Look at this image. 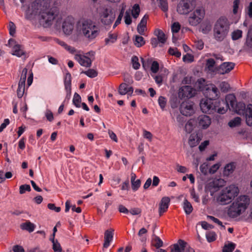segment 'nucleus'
<instances>
[{
	"label": "nucleus",
	"mask_w": 252,
	"mask_h": 252,
	"mask_svg": "<svg viewBox=\"0 0 252 252\" xmlns=\"http://www.w3.org/2000/svg\"><path fill=\"white\" fill-rule=\"evenodd\" d=\"M25 0H20L22 3ZM51 0H35L31 4L32 13L39 12L42 19L45 22L46 26L51 24V22L55 19V13L52 9H49Z\"/></svg>",
	"instance_id": "obj_1"
},
{
	"label": "nucleus",
	"mask_w": 252,
	"mask_h": 252,
	"mask_svg": "<svg viewBox=\"0 0 252 252\" xmlns=\"http://www.w3.org/2000/svg\"><path fill=\"white\" fill-rule=\"evenodd\" d=\"M77 30L89 41L94 39L99 34L100 29L96 23L90 19H83L77 24Z\"/></svg>",
	"instance_id": "obj_2"
},
{
	"label": "nucleus",
	"mask_w": 252,
	"mask_h": 252,
	"mask_svg": "<svg viewBox=\"0 0 252 252\" xmlns=\"http://www.w3.org/2000/svg\"><path fill=\"white\" fill-rule=\"evenodd\" d=\"M250 202L248 196L241 195L232 204L229 208L228 214L232 218H235L240 215L247 208Z\"/></svg>",
	"instance_id": "obj_3"
},
{
	"label": "nucleus",
	"mask_w": 252,
	"mask_h": 252,
	"mask_svg": "<svg viewBox=\"0 0 252 252\" xmlns=\"http://www.w3.org/2000/svg\"><path fill=\"white\" fill-rule=\"evenodd\" d=\"M229 29L228 20L221 17L216 23L214 28V36L218 41H222L227 36Z\"/></svg>",
	"instance_id": "obj_4"
},
{
	"label": "nucleus",
	"mask_w": 252,
	"mask_h": 252,
	"mask_svg": "<svg viewBox=\"0 0 252 252\" xmlns=\"http://www.w3.org/2000/svg\"><path fill=\"white\" fill-rule=\"evenodd\" d=\"M239 192L238 188L235 185H230L223 189L218 197L217 201L221 205H225L231 202Z\"/></svg>",
	"instance_id": "obj_5"
},
{
	"label": "nucleus",
	"mask_w": 252,
	"mask_h": 252,
	"mask_svg": "<svg viewBox=\"0 0 252 252\" xmlns=\"http://www.w3.org/2000/svg\"><path fill=\"white\" fill-rule=\"evenodd\" d=\"M98 13L101 22L105 25H111L116 17L114 10L110 6L100 7Z\"/></svg>",
	"instance_id": "obj_6"
},
{
	"label": "nucleus",
	"mask_w": 252,
	"mask_h": 252,
	"mask_svg": "<svg viewBox=\"0 0 252 252\" xmlns=\"http://www.w3.org/2000/svg\"><path fill=\"white\" fill-rule=\"evenodd\" d=\"M95 52L91 51L84 55L77 54L74 56V59L78 63L83 66L86 67H91L93 61L94 60Z\"/></svg>",
	"instance_id": "obj_7"
},
{
	"label": "nucleus",
	"mask_w": 252,
	"mask_h": 252,
	"mask_svg": "<svg viewBox=\"0 0 252 252\" xmlns=\"http://www.w3.org/2000/svg\"><path fill=\"white\" fill-rule=\"evenodd\" d=\"M201 111L204 113L213 114L219 107V103L210 99H202L200 102Z\"/></svg>",
	"instance_id": "obj_8"
},
{
	"label": "nucleus",
	"mask_w": 252,
	"mask_h": 252,
	"mask_svg": "<svg viewBox=\"0 0 252 252\" xmlns=\"http://www.w3.org/2000/svg\"><path fill=\"white\" fill-rule=\"evenodd\" d=\"M205 15V10L202 8H197L191 12L188 18L189 24L192 26H196L199 24Z\"/></svg>",
	"instance_id": "obj_9"
},
{
	"label": "nucleus",
	"mask_w": 252,
	"mask_h": 252,
	"mask_svg": "<svg viewBox=\"0 0 252 252\" xmlns=\"http://www.w3.org/2000/svg\"><path fill=\"white\" fill-rule=\"evenodd\" d=\"M195 6L194 0H181L177 5V11L180 14H187Z\"/></svg>",
	"instance_id": "obj_10"
},
{
	"label": "nucleus",
	"mask_w": 252,
	"mask_h": 252,
	"mask_svg": "<svg viewBox=\"0 0 252 252\" xmlns=\"http://www.w3.org/2000/svg\"><path fill=\"white\" fill-rule=\"evenodd\" d=\"M6 45L12 48V55L16 56L18 57L25 56L24 58L26 59L27 58L25 56V52L23 47L18 44H16L14 39L12 38L9 39L8 44Z\"/></svg>",
	"instance_id": "obj_11"
},
{
	"label": "nucleus",
	"mask_w": 252,
	"mask_h": 252,
	"mask_svg": "<svg viewBox=\"0 0 252 252\" xmlns=\"http://www.w3.org/2000/svg\"><path fill=\"white\" fill-rule=\"evenodd\" d=\"M196 90L189 86H184L181 87L179 90V97L182 99L185 98H189L195 95Z\"/></svg>",
	"instance_id": "obj_12"
},
{
	"label": "nucleus",
	"mask_w": 252,
	"mask_h": 252,
	"mask_svg": "<svg viewBox=\"0 0 252 252\" xmlns=\"http://www.w3.org/2000/svg\"><path fill=\"white\" fill-rule=\"evenodd\" d=\"M180 111L182 114L186 116L192 115L194 112L193 103L191 101H183L180 107Z\"/></svg>",
	"instance_id": "obj_13"
},
{
	"label": "nucleus",
	"mask_w": 252,
	"mask_h": 252,
	"mask_svg": "<svg viewBox=\"0 0 252 252\" xmlns=\"http://www.w3.org/2000/svg\"><path fill=\"white\" fill-rule=\"evenodd\" d=\"M204 94L208 98L207 99L213 100L219 96L220 92L215 85L210 84L206 88Z\"/></svg>",
	"instance_id": "obj_14"
},
{
	"label": "nucleus",
	"mask_w": 252,
	"mask_h": 252,
	"mask_svg": "<svg viewBox=\"0 0 252 252\" xmlns=\"http://www.w3.org/2000/svg\"><path fill=\"white\" fill-rule=\"evenodd\" d=\"M211 119L207 115H201L197 119L196 125L199 128L206 129L211 124Z\"/></svg>",
	"instance_id": "obj_15"
},
{
	"label": "nucleus",
	"mask_w": 252,
	"mask_h": 252,
	"mask_svg": "<svg viewBox=\"0 0 252 252\" xmlns=\"http://www.w3.org/2000/svg\"><path fill=\"white\" fill-rule=\"evenodd\" d=\"M74 20L72 17L68 16L63 21V30L65 34H70L74 29Z\"/></svg>",
	"instance_id": "obj_16"
},
{
	"label": "nucleus",
	"mask_w": 252,
	"mask_h": 252,
	"mask_svg": "<svg viewBox=\"0 0 252 252\" xmlns=\"http://www.w3.org/2000/svg\"><path fill=\"white\" fill-rule=\"evenodd\" d=\"M235 66V63L232 62H224L221 64L217 69V73L219 74H224L229 73Z\"/></svg>",
	"instance_id": "obj_17"
},
{
	"label": "nucleus",
	"mask_w": 252,
	"mask_h": 252,
	"mask_svg": "<svg viewBox=\"0 0 252 252\" xmlns=\"http://www.w3.org/2000/svg\"><path fill=\"white\" fill-rule=\"evenodd\" d=\"M170 199L168 197H163L162 198L159 206V214L161 216L163 213L165 212L168 208Z\"/></svg>",
	"instance_id": "obj_18"
},
{
	"label": "nucleus",
	"mask_w": 252,
	"mask_h": 252,
	"mask_svg": "<svg viewBox=\"0 0 252 252\" xmlns=\"http://www.w3.org/2000/svg\"><path fill=\"white\" fill-rule=\"evenodd\" d=\"M64 85L66 92V96H70L71 93V76L70 73H66L64 77Z\"/></svg>",
	"instance_id": "obj_19"
},
{
	"label": "nucleus",
	"mask_w": 252,
	"mask_h": 252,
	"mask_svg": "<svg viewBox=\"0 0 252 252\" xmlns=\"http://www.w3.org/2000/svg\"><path fill=\"white\" fill-rule=\"evenodd\" d=\"M114 235V230L111 229L107 230L104 233V242L103 244V248H107L112 241Z\"/></svg>",
	"instance_id": "obj_20"
},
{
	"label": "nucleus",
	"mask_w": 252,
	"mask_h": 252,
	"mask_svg": "<svg viewBox=\"0 0 252 252\" xmlns=\"http://www.w3.org/2000/svg\"><path fill=\"white\" fill-rule=\"evenodd\" d=\"M133 92V88L132 87H128V85L126 83L120 84L119 88V93L121 95H125L127 94L131 96Z\"/></svg>",
	"instance_id": "obj_21"
},
{
	"label": "nucleus",
	"mask_w": 252,
	"mask_h": 252,
	"mask_svg": "<svg viewBox=\"0 0 252 252\" xmlns=\"http://www.w3.org/2000/svg\"><path fill=\"white\" fill-rule=\"evenodd\" d=\"M148 19V16L145 15L141 19L140 23L138 25L137 30L140 34H143L146 28L147 22Z\"/></svg>",
	"instance_id": "obj_22"
},
{
	"label": "nucleus",
	"mask_w": 252,
	"mask_h": 252,
	"mask_svg": "<svg viewBox=\"0 0 252 252\" xmlns=\"http://www.w3.org/2000/svg\"><path fill=\"white\" fill-rule=\"evenodd\" d=\"M246 121L248 125L252 126V104L247 105L245 111Z\"/></svg>",
	"instance_id": "obj_23"
},
{
	"label": "nucleus",
	"mask_w": 252,
	"mask_h": 252,
	"mask_svg": "<svg viewBox=\"0 0 252 252\" xmlns=\"http://www.w3.org/2000/svg\"><path fill=\"white\" fill-rule=\"evenodd\" d=\"M155 35L157 37V39L159 42V46H162L163 44L166 42V37L164 32L159 29H156L154 32Z\"/></svg>",
	"instance_id": "obj_24"
},
{
	"label": "nucleus",
	"mask_w": 252,
	"mask_h": 252,
	"mask_svg": "<svg viewBox=\"0 0 252 252\" xmlns=\"http://www.w3.org/2000/svg\"><path fill=\"white\" fill-rule=\"evenodd\" d=\"M20 228L22 230H25L29 232H32L34 231L35 225L30 221H27L26 222L22 223L20 224Z\"/></svg>",
	"instance_id": "obj_25"
},
{
	"label": "nucleus",
	"mask_w": 252,
	"mask_h": 252,
	"mask_svg": "<svg viewBox=\"0 0 252 252\" xmlns=\"http://www.w3.org/2000/svg\"><path fill=\"white\" fill-rule=\"evenodd\" d=\"M215 64V61L213 59H208L206 61V69L210 73L217 72V69L215 68L214 65Z\"/></svg>",
	"instance_id": "obj_26"
},
{
	"label": "nucleus",
	"mask_w": 252,
	"mask_h": 252,
	"mask_svg": "<svg viewBox=\"0 0 252 252\" xmlns=\"http://www.w3.org/2000/svg\"><path fill=\"white\" fill-rule=\"evenodd\" d=\"M236 163L232 162L226 164L224 167V174L229 176L232 173L236 168Z\"/></svg>",
	"instance_id": "obj_27"
},
{
	"label": "nucleus",
	"mask_w": 252,
	"mask_h": 252,
	"mask_svg": "<svg viewBox=\"0 0 252 252\" xmlns=\"http://www.w3.org/2000/svg\"><path fill=\"white\" fill-rule=\"evenodd\" d=\"M245 46L249 51H252V25L248 32Z\"/></svg>",
	"instance_id": "obj_28"
},
{
	"label": "nucleus",
	"mask_w": 252,
	"mask_h": 252,
	"mask_svg": "<svg viewBox=\"0 0 252 252\" xmlns=\"http://www.w3.org/2000/svg\"><path fill=\"white\" fill-rule=\"evenodd\" d=\"M199 142V139L197 134H191L189 139V144L191 147L196 146Z\"/></svg>",
	"instance_id": "obj_29"
},
{
	"label": "nucleus",
	"mask_w": 252,
	"mask_h": 252,
	"mask_svg": "<svg viewBox=\"0 0 252 252\" xmlns=\"http://www.w3.org/2000/svg\"><path fill=\"white\" fill-rule=\"evenodd\" d=\"M183 207L186 215L190 214L193 211V207L191 203L187 199L184 200Z\"/></svg>",
	"instance_id": "obj_30"
},
{
	"label": "nucleus",
	"mask_w": 252,
	"mask_h": 252,
	"mask_svg": "<svg viewBox=\"0 0 252 252\" xmlns=\"http://www.w3.org/2000/svg\"><path fill=\"white\" fill-rule=\"evenodd\" d=\"M235 96L233 94H229L226 96L225 100L227 105H230L233 108L235 103Z\"/></svg>",
	"instance_id": "obj_31"
},
{
	"label": "nucleus",
	"mask_w": 252,
	"mask_h": 252,
	"mask_svg": "<svg viewBox=\"0 0 252 252\" xmlns=\"http://www.w3.org/2000/svg\"><path fill=\"white\" fill-rule=\"evenodd\" d=\"M159 7L164 12H166L168 10L167 0H157Z\"/></svg>",
	"instance_id": "obj_32"
},
{
	"label": "nucleus",
	"mask_w": 252,
	"mask_h": 252,
	"mask_svg": "<svg viewBox=\"0 0 252 252\" xmlns=\"http://www.w3.org/2000/svg\"><path fill=\"white\" fill-rule=\"evenodd\" d=\"M236 245L232 243L229 242L227 244H225L222 249L223 252H232L235 249Z\"/></svg>",
	"instance_id": "obj_33"
},
{
	"label": "nucleus",
	"mask_w": 252,
	"mask_h": 252,
	"mask_svg": "<svg viewBox=\"0 0 252 252\" xmlns=\"http://www.w3.org/2000/svg\"><path fill=\"white\" fill-rule=\"evenodd\" d=\"M25 89V84L22 82H19L18 87L17 90V96L19 98H21L24 94Z\"/></svg>",
	"instance_id": "obj_34"
},
{
	"label": "nucleus",
	"mask_w": 252,
	"mask_h": 252,
	"mask_svg": "<svg viewBox=\"0 0 252 252\" xmlns=\"http://www.w3.org/2000/svg\"><path fill=\"white\" fill-rule=\"evenodd\" d=\"M201 32L204 34H207L211 30L212 26L209 22H205L201 25Z\"/></svg>",
	"instance_id": "obj_35"
},
{
	"label": "nucleus",
	"mask_w": 252,
	"mask_h": 252,
	"mask_svg": "<svg viewBox=\"0 0 252 252\" xmlns=\"http://www.w3.org/2000/svg\"><path fill=\"white\" fill-rule=\"evenodd\" d=\"M134 45L137 47H140L145 44V41L144 38L140 35H136L134 40Z\"/></svg>",
	"instance_id": "obj_36"
},
{
	"label": "nucleus",
	"mask_w": 252,
	"mask_h": 252,
	"mask_svg": "<svg viewBox=\"0 0 252 252\" xmlns=\"http://www.w3.org/2000/svg\"><path fill=\"white\" fill-rule=\"evenodd\" d=\"M241 122V119L240 117H236L231 120L228 123V126L231 127H234L239 126Z\"/></svg>",
	"instance_id": "obj_37"
},
{
	"label": "nucleus",
	"mask_w": 252,
	"mask_h": 252,
	"mask_svg": "<svg viewBox=\"0 0 252 252\" xmlns=\"http://www.w3.org/2000/svg\"><path fill=\"white\" fill-rule=\"evenodd\" d=\"M140 7L138 4H135L133 7L132 9L131 10V13L133 17L134 18H137L140 13Z\"/></svg>",
	"instance_id": "obj_38"
},
{
	"label": "nucleus",
	"mask_w": 252,
	"mask_h": 252,
	"mask_svg": "<svg viewBox=\"0 0 252 252\" xmlns=\"http://www.w3.org/2000/svg\"><path fill=\"white\" fill-rule=\"evenodd\" d=\"M81 101V98L80 95L77 93H75L73 98V103L74 105L77 107H80Z\"/></svg>",
	"instance_id": "obj_39"
},
{
	"label": "nucleus",
	"mask_w": 252,
	"mask_h": 252,
	"mask_svg": "<svg viewBox=\"0 0 252 252\" xmlns=\"http://www.w3.org/2000/svg\"><path fill=\"white\" fill-rule=\"evenodd\" d=\"M193 121L192 120L188 121L185 126L186 131L188 133H190L193 130Z\"/></svg>",
	"instance_id": "obj_40"
},
{
	"label": "nucleus",
	"mask_w": 252,
	"mask_h": 252,
	"mask_svg": "<svg viewBox=\"0 0 252 252\" xmlns=\"http://www.w3.org/2000/svg\"><path fill=\"white\" fill-rule=\"evenodd\" d=\"M153 245L157 249H159L163 246L162 241L158 236H156L153 239Z\"/></svg>",
	"instance_id": "obj_41"
},
{
	"label": "nucleus",
	"mask_w": 252,
	"mask_h": 252,
	"mask_svg": "<svg viewBox=\"0 0 252 252\" xmlns=\"http://www.w3.org/2000/svg\"><path fill=\"white\" fill-rule=\"evenodd\" d=\"M82 73L86 74L90 78H94L97 75V72L93 69H90L87 71H82Z\"/></svg>",
	"instance_id": "obj_42"
},
{
	"label": "nucleus",
	"mask_w": 252,
	"mask_h": 252,
	"mask_svg": "<svg viewBox=\"0 0 252 252\" xmlns=\"http://www.w3.org/2000/svg\"><path fill=\"white\" fill-rule=\"evenodd\" d=\"M219 87L221 91L223 93H226L228 92L230 89L229 84L225 81L221 82Z\"/></svg>",
	"instance_id": "obj_43"
},
{
	"label": "nucleus",
	"mask_w": 252,
	"mask_h": 252,
	"mask_svg": "<svg viewBox=\"0 0 252 252\" xmlns=\"http://www.w3.org/2000/svg\"><path fill=\"white\" fill-rule=\"evenodd\" d=\"M232 39L233 40H236L241 38L242 36V31L240 30H237L232 32Z\"/></svg>",
	"instance_id": "obj_44"
},
{
	"label": "nucleus",
	"mask_w": 252,
	"mask_h": 252,
	"mask_svg": "<svg viewBox=\"0 0 252 252\" xmlns=\"http://www.w3.org/2000/svg\"><path fill=\"white\" fill-rule=\"evenodd\" d=\"M131 183L132 189L134 191L137 190L141 186V181L140 179L132 181Z\"/></svg>",
	"instance_id": "obj_45"
},
{
	"label": "nucleus",
	"mask_w": 252,
	"mask_h": 252,
	"mask_svg": "<svg viewBox=\"0 0 252 252\" xmlns=\"http://www.w3.org/2000/svg\"><path fill=\"white\" fill-rule=\"evenodd\" d=\"M117 40V35L115 34H109L108 37L105 39L106 44L109 43H113Z\"/></svg>",
	"instance_id": "obj_46"
},
{
	"label": "nucleus",
	"mask_w": 252,
	"mask_h": 252,
	"mask_svg": "<svg viewBox=\"0 0 252 252\" xmlns=\"http://www.w3.org/2000/svg\"><path fill=\"white\" fill-rule=\"evenodd\" d=\"M131 62L133 68L135 69H139L140 64L138 62V57L136 56H133L131 59Z\"/></svg>",
	"instance_id": "obj_47"
},
{
	"label": "nucleus",
	"mask_w": 252,
	"mask_h": 252,
	"mask_svg": "<svg viewBox=\"0 0 252 252\" xmlns=\"http://www.w3.org/2000/svg\"><path fill=\"white\" fill-rule=\"evenodd\" d=\"M158 102L159 105L160 106V107L161 108V109L162 110H163L164 109V108L165 107V106L166 104V98L162 96H160L158 98Z\"/></svg>",
	"instance_id": "obj_48"
},
{
	"label": "nucleus",
	"mask_w": 252,
	"mask_h": 252,
	"mask_svg": "<svg viewBox=\"0 0 252 252\" xmlns=\"http://www.w3.org/2000/svg\"><path fill=\"white\" fill-rule=\"evenodd\" d=\"M206 238L209 242H213L216 239V235L214 232H209L206 234Z\"/></svg>",
	"instance_id": "obj_49"
},
{
	"label": "nucleus",
	"mask_w": 252,
	"mask_h": 252,
	"mask_svg": "<svg viewBox=\"0 0 252 252\" xmlns=\"http://www.w3.org/2000/svg\"><path fill=\"white\" fill-rule=\"evenodd\" d=\"M168 53L173 56L179 58L181 56V53L179 52L177 48H170L168 50Z\"/></svg>",
	"instance_id": "obj_50"
},
{
	"label": "nucleus",
	"mask_w": 252,
	"mask_h": 252,
	"mask_svg": "<svg viewBox=\"0 0 252 252\" xmlns=\"http://www.w3.org/2000/svg\"><path fill=\"white\" fill-rule=\"evenodd\" d=\"M245 13L249 18H252V2H250L249 4L246 7L245 9Z\"/></svg>",
	"instance_id": "obj_51"
},
{
	"label": "nucleus",
	"mask_w": 252,
	"mask_h": 252,
	"mask_svg": "<svg viewBox=\"0 0 252 252\" xmlns=\"http://www.w3.org/2000/svg\"><path fill=\"white\" fill-rule=\"evenodd\" d=\"M53 250L55 252H61L62 251V249L61 246L59 242L54 241L53 243Z\"/></svg>",
	"instance_id": "obj_52"
},
{
	"label": "nucleus",
	"mask_w": 252,
	"mask_h": 252,
	"mask_svg": "<svg viewBox=\"0 0 252 252\" xmlns=\"http://www.w3.org/2000/svg\"><path fill=\"white\" fill-rule=\"evenodd\" d=\"M19 189L20 193L23 194L26 191H30L31 190V189L30 185L25 184L21 185Z\"/></svg>",
	"instance_id": "obj_53"
},
{
	"label": "nucleus",
	"mask_w": 252,
	"mask_h": 252,
	"mask_svg": "<svg viewBox=\"0 0 252 252\" xmlns=\"http://www.w3.org/2000/svg\"><path fill=\"white\" fill-rule=\"evenodd\" d=\"M27 72H28L27 68H24L22 70L19 82H22V83L25 84V82H26V78H27Z\"/></svg>",
	"instance_id": "obj_54"
},
{
	"label": "nucleus",
	"mask_w": 252,
	"mask_h": 252,
	"mask_svg": "<svg viewBox=\"0 0 252 252\" xmlns=\"http://www.w3.org/2000/svg\"><path fill=\"white\" fill-rule=\"evenodd\" d=\"M9 34L11 36H14L16 32V26L14 23L12 22H10L9 23Z\"/></svg>",
	"instance_id": "obj_55"
},
{
	"label": "nucleus",
	"mask_w": 252,
	"mask_h": 252,
	"mask_svg": "<svg viewBox=\"0 0 252 252\" xmlns=\"http://www.w3.org/2000/svg\"><path fill=\"white\" fill-rule=\"evenodd\" d=\"M159 69V64L157 61H154L151 65V70L152 72L156 73Z\"/></svg>",
	"instance_id": "obj_56"
},
{
	"label": "nucleus",
	"mask_w": 252,
	"mask_h": 252,
	"mask_svg": "<svg viewBox=\"0 0 252 252\" xmlns=\"http://www.w3.org/2000/svg\"><path fill=\"white\" fill-rule=\"evenodd\" d=\"M240 3V0H234L233 3V13L236 14L238 13V8Z\"/></svg>",
	"instance_id": "obj_57"
},
{
	"label": "nucleus",
	"mask_w": 252,
	"mask_h": 252,
	"mask_svg": "<svg viewBox=\"0 0 252 252\" xmlns=\"http://www.w3.org/2000/svg\"><path fill=\"white\" fill-rule=\"evenodd\" d=\"M180 25L178 22H175L174 23L172 26H171V30L172 32L174 33H177L180 30Z\"/></svg>",
	"instance_id": "obj_58"
},
{
	"label": "nucleus",
	"mask_w": 252,
	"mask_h": 252,
	"mask_svg": "<svg viewBox=\"0 0 252 252\" xmlns=\"http://www.w3.org/2000/svg\"><path fill=\"white\" fill-rule=\"evenodd\" d=\"M125 22L126 25H129L131 23V18L130 15V12L129 11H126L125 13L124 17Z\"/></svg>",
	"instance_id": "obj_59"
},
{
	"label": "nucleus",
	"mask_w": 252,
	"mask_h": 252,
	"mask_svg": "<svg viewBox=\"0 0 252 252\" xmlns=\"http://www.w3.org/2000/svg\"><path fill=\"white\" fill-rule=\"evenodd\" d=\"M205 84V80L203 78L198 79L196 83V85H198V89L200 90H202L203 89Z\"/></svg>",
	"instance_id": "obj_60"
},
{
	"label": "nucleus",
	"mask_w": 252,
	"mask_h": 252,
	"mask_svg": "<svg viewBox=\"0 0 252 252\" xmlns=\"http://www.w3.org/2000/svg\"><path fill=\"white\" fill-rule=\"evenodd\" d=\"M194 57L190 54H187V55L183 56V60L185 62L191 63L193 61Z\"/></svg>",
	"instance_id": "obj_61"
},
{
	"label": "nucleus",
	"mask_w": 252,
	"mask_h": 252,
	"mask_svg": "<svg viewBox=\"0 0 252 252\" xmlns=\"http://www.w3.org/2000/svg\"><path fill=\"white\" fill-rule=\"evenodd\" d=\"M194 46L198 50H202L204 47V42L202 40H197L194 42Z\"/></svg>",
	"instance_id": "obj_62"
},
{
	"label": "nucleus",
	"mask_w": 252,
	"mask_h": 252,
	"mask_svg": "<svg viewBox=\"0 0 252 252\" xmlns=\"http://www.w3.org/2000/svg\"><path fill=\"white\" fill-rule=\"evenodd\" d=\"M45 116L47 119L50 122H52L54 119L53 113L51 110L49 109L46 110L45 112Z\"/></svg>",
	"instance_id": "obj_63"
},
{
	"label": "nucleus",
	"mask_w": 252,
	"mask_h": 252,
	"mask_svg": "<svg viewBox=\"0 0 252 252\" xmlns=\"http://www.w3.org/2000/svg\"><path fill=\"white\" fill-rule=\"evenodd\" d=\"M220 166V163H216L211 166L209 169V172L211 174H214L219 169Z\"/></svg>",
	"instance_id": "obj_64"
}]
</instances>
